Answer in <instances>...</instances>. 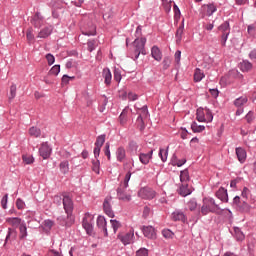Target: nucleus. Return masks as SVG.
Here are the masks:
<instances>
[{"mask_svg": "<svg viewBox=\"0 0 256 256\" xmlns=\"http://www.w3.org/2000/svg\"><path fill=\"white\" fill-rule=\"evenodd\" d=\"M168 155H169V147H167V149L160 148L159 157L161 158V161H163V163L167 161Z\"/></svg>", "mask_w": 256, "mask_h": 256, "instance_id": "nucleus-37", "label": "nucleus"}, {"mask_svg": "<svg viewBox=\"0 0 256 256\" xmlns=\"http://www.w3.org/2000/svg\"><path fill=\"white\" fill-rule=\"evenodd\" d=\"M148 255H149V250H147L146 248H140L136 252V256H148Z\"/></svg>", "mask_w": 256, "mask_h": 256, "instance_id": "nucleus-51", "label": "nucleus"}, {"mask_svg": "<svg viewBox=\"0 0 256 256\" xmlns=\"http://www.w3.org/2000/svg\"><path fill=\"white\" fill-rule=\"evenodd\" d=\"M180 181L181 183H189L190 181L189 170H183L180 172Z\"/></svg>", "mask_w": 256, "mask_h": 256, "instance_id": "nucleus-33", "label": "nucleus"}, {"mask_svg": "<svg viewBox=\"0 0 256 256\" xmlns=\"http://www.w3.org/2000/svg\"><path fill=\"white\" fill-rule=\"evenodd\" d=\"M205 78V73L199 68H196L194 72V81L196 83H199V81L203 80Z\"/></svg>", "mask_w": 256, "mask_h": 256, "instance_id": "nucleus-28", "label": "nucleus"}, {"mask_svg": "<svg viewBox=\"0 0 256 256\" xmlns=\"http://www.w3.org/2000/svg\"><path fill=\"white\" fill-rule=\"evenodd\" d=\"M117 195L121 201H130L131 200V192L127 191V188H125V186H120L118 188Z\"/></svg>", "mask_w": 256, "mask_h": 256, "instance_id": "nucleus-10", "label": "nucleus"}, {"mask_svg": "<svg viewBox=\"0 0 256 256\" xmlns=\"http://www.w3.org/2000/svg\"><path fill=\"white\" fill-rule=\"evenodd\" d=\"M32 25L36 28L39 29L41 25H43V16H41V13L37 12L32 19L30 20Z\"/></svg>", "mask_w": 256, "mask_h": 256, "instance_id": "nucleus-13", "label": "nucleus"}, {"mask_svg": "<svg viewBox=\"0 0 256 256\" xmlns=\"http://www.w3.org/2000/svg\"><path fill=\"white\" fill-rule=\"evenodd\" d=\"M179 195L182 197H187V195H191V188H189L188 183H182L179 188Z\"/></svg>", "mask_w": 256, "mask_h": 256, "instance_id": "nucleus-20", "label": "nucleus"}, {"mask_svg": "<svg viewBox=\"0 0 256 256\" xmlns=\"http://www.w3.org/2000/svg\"><path fill=\"white\" fill-rule=\"evenodd\" d=\"M185 29V25L181 24L176 31V43L179 45L183 39V31Z\"/></svg>", "mask_w": 256, "mask_h": 256, "instance_id": "nucleus-26", "label": "nucleus"}, {"mask_svg": "<svg viewBox=\"0 0 256 256\" xmlns=\"http://www.w3.org/2000/svg\"><path fill=\"white\" fill-rule=\"evenodd\" d=\"M173 221H185V214L183 212L175 211L172 213Z\"/></svg>", "mask_w": 256, "mask_h": 256, "instance_id": "nucleus-35", "label": "nucleus"}, {"mask_svg": "<svg viewBox=\"0 0 256 256\" xmlns=\"http://www.w3.org/2000/svg\"><path fill=\"white\" fill-rule=\"evenodd\" d=\"M218 30L222 33V35H229V33H231V28H229V22H224L218 27Z\"/></svg>", "mask_w": 256, "mask_h": 256, "instance_id": "nucleus-27", "label": "nucleus"}, {"mask_svg": "<svg viewBox=\"0 0 256 256\" xmlns=\"http://www.w3.org/2000/svg\"><path fill=\"white\" fill-rule=\"evenodd\" d=\"M104 143H105V135H100L96 139L95 146L96 147H103Z\"/></svg>", "mask_w": 256, "mask_h": 256, "instance_id": "nucleus-45", "label": "nucleus"}, {"mask_svg": "<svg viewBox=\"0 0 256 256\" xmlns=\"http://www.w3.org/2000/svg\"><path fill=\"white\" fill-rule=\"evenodd\" d=\"M216 197L220 199V201H224V203H227V201H229V196L227 195V190L225 188H220L216 192Z\"/></svg>", "mask_w": 256, "mask_h": 256, "instance_id": "nucleus-16", "label": "nucleus"}, {"mask_svg": "<svg viewBox=\"0 0 256 256\" xmlns=\"http://www.w3.org/2000/svg\"><path fill=\"white\" fill-rule=\"evenodd\" d=\"M61 72V66L60 65H54L50 71H49V75H59V73Z\"/></svg>", "mask_w": 256, "mask_h": 256, "instance_id": "nucleus-43", "label": "nucleus"}, {"mask_svg": "<svg viewBox=\"0 0 256 256\" xmlns=\"http://www.w3.org/2000/svg\"><path fill=\"white\" fill-rule=\"evenodd\" d=\"M40 157L43 159H49L51 157V147H49V144L47 142H44L41 144L39 148Z\"/></svg>", "mask_w": 256, "mask_h": 256, "instance_id": "nucleus-11", "label": "nucleus"}, {"mask_svg": "<svg viewBox=\"0 0 256 256\" xmlns=\"http://www.w3.org/2000/svg\"><path fill=\"white\" fill-rule=\"evenodd\" d=\"M117 161H123L126 157L125 148L119 147L116 151Z\"/></svg>", "mask_w": 256, "mask_h": 256, "instance_id": "nucleus-34", "label": "nucleus"}, {"mask_svg": "<svg viewBox=\"0 0 256 256\" xmlns=\"http://www.w3.org/2000/svg\"><path fill=\"white\" fill-rule=\"evenodd\" d=\"M22 159L26 165H31L35 161V158L31 155H23Z\"/></svg>", "mask_w": 256, "mask_h": 256, "instance_id": "nucleus-46", "label": "nucleus"}, {"mask_svg": "<svg viewBox=\"0 0 256 256\" xmlns=\"http://www.w3.org/2000/svg\"><path fill=\"white\" fill-rule=\"evenodd\" d=\"M155 191L149 187H144L141 188L138 191V197H140V199H146V200H151V199H155Z\"/></svg>", "mask_w": 256, "mask_h": 256, "instance_id": "nucleus-6", "label": "nucleus"}, {"mask_svg": "<svg viewBox=\"0 0 256 256\" xmlns=\"http://www.w3.org/2000/svg\"><path fill=\"white\" fill-rule=\"evenodd\" d=\"M129 181H131V172L126 173L124 182H123V187L127 189L129 187Z\"/></svg>", "mask_w": 256, "mask_h": 256, "instance_id": "nucleus-49", "label": "nucleus"}, {"mask_svg": "<svg viewBox=\"0 0 256 256\" xmlns=\"http://www.w3.org/2000/svg\"><path fill=\"white\" fill-rule=\"evenodd\" d=\"M114 79L117 81V83L121 82V72H119V70L115 69L114 70Z\"/></svg>", "mask_w": 256, "mask_h": 256, "instance_id": "nucleus-58", "label": "nucleus"}, {"mask_svg": "<svg viewBox=\"0 0 256 256\" xmlns=\"http://www.w3.org/2000/svg\"><path fill=\"white\" fill-rule=\"evenodd\" d=\"M103 78L105 85H111V79H113V75L111 74V70H109V68H105L103 70Z\"/></svg>", "mask_w": 256, "mask_h": 256, "instance_id": "nucleus-23", "label": "nucleus"}, {"mask_svg": "<svg viewBox=\"0 0 256 256\" xmlns=\"http://www.w3.org/2000/svg\"><path fill=\"white\" fill-rule=\"evenodd\" d=\"M110 223L114 233H117V231H119V229L122 227L121 222L117 220H110Z\"/></svg>", "mask_w": 256, "mask_h": 256, "instance_id": "nucleus-41", "label": "nucleus"}, {"mask_svg": "<svg viewBox=\"0 0 256 256\" xmlns=\"http://www.w3.org/2000/svg\"><path fill=\"white\" fill-rule=\"evenodd\" d=\"M9 195H5L2 200H1V205L3 209H7V199H8Z\"/></svg>", "mask_w": 256, "mask_h": 256, "instance_id": "nucleus-63", "label": "nucleus"}, {"mask_svg": "<svg viewBox=\"0 0 256 256\" xmlns=\"http://www.w3.org/2000/svg\"><path fill=\"white\" fill-rule=\"evenodd\" d=\"M26 37L29 43H32V41H35V35H33V28H29L27 30Z\"/></svg>", "mask_w": 256, "mask_h": 256, "instance_id": "nucleus-47", "label": "nucleus"}, {"mask_svg": "<svg viewBox=\"0 0 256 256\" xmlns=\"http://www.w3.org/2000/svg\"><path fill=\"white\" fill-rule=\"evenodd\" d=\"M128 99L129 101H137V99H139V96L133 92H129Z\"/></svg>", "mask_w": 256, "mask_h": 256, "instance_id": "nucleus-60", "label": "nucleus"}, {"mask_svg": "<svg viewBox=\"0 0 256 256\" xmlns=\"http://www.w3.org/2000/svg\"><path fill=\"white\" fill-rule=\"evenodd\" d=\"M120 125H127L129 121V109L125 108L119 116Z\"/></svg>", "mask_w": 256, "mask_h": 256, "instance_id": "nucleus-22", "label": "nucleus"}, {"mask_svg": "<svg viewBox=\"0 0 256 256\" xmlns=\"http://www.w3.org/2000/svg\"><path fill=\"white\" fill-rule=\"evenodd\" d=\"M247 101L248 98L246 96H241L234 101V105L235 107L241 108L243 105H245V103H247Z\"/></svg>", "mask_w": 256, "mask_h": 256, "instance_id": "nucleus-32", "label": "nucleus"}, {"mask_svg": "<svg viewBox=\"0 0 256 256\" xmlns=\"http://www.w3.org/2000/svg\"><path fill=\"white\" fill-rule=\"evenodd\" d=\"M104 155H106L108 161L111 160V150H109V143H106L105 145Z\"/></svg>", "mask_w": 256, "mask_h": 256, "instance_id": "nucleus-54", "label": "nucleus"}, {"mask_svg": "<svg viewBox=\"0 0 256 256\" xmlns=\"http://www.w3.org/2000/svg\"><path fill=\"white\" fill-rule=\"evenodd\" d=\"M234 236L238 241H243L245 239V234L241 231V228L235 227L234 228Z\"/></svg>", "mask_w": 256, "mask_h": 256, "instance_id": "nucleus-36", "label": "nucleus"}, {"mask_svg": "<svg viewBox=\"0 0 256 256\" xmlns=\"http://www.w3.org/2000/svg\"><path fill=\"white\" fill-rule=\"evenodd\" d=\"M95 47H97V41H95V40L88 41V50L90 52L95 51Z\"/></svg>", "mask_w": 256, "mask_h": 256, "instance_id": "nucleus-52", "label": "nucleus"}, {"mask_svg": "<svg viewBox=\"0 0 256 256\" xmlns=\"http://www.w3.org/2000/svg\"><path fill=\"white\" fill-rule=\"evenodd\" d=\"M51 33H53V26H46L42 30H40L37 37L39 39H47V37H49Z\"/></svg>", "mask_w": 256, "mask_h": 256, "instance_id": "nucleus-14", "label": "nucleus"}, {"mask_svg": "<svg viewBox=\"0 0 256 256\" xmlns=\"http://www.w3.org/2000/svg\"><path fill=\"white\" fill-rule=\"evenodd\" d=\"M19 239H27V224L24 222L23 224H21L19 227Z\"/></svg>", "mask_w": 256, "mask_h": 256, "instance_id": "nucleus-25", "label": "nucleus"}, {"mask_svg": "<svg viewBox=\"0 0 256 256\" xmlns=\"http://www.w3.org/2000/svg\"><path fill=\"white\" fill-rule=\"evenodd\" d=\"M255 119V116L253 115V112L250 111L246 114V121L247 123H251Z\"/></svg>", "mask_w": 256, "mask_h": 256, "instance_id": "nucleus-62", "label": "nucleus"}, {"mask_svg": "<svg viewBox=\"0 0 256 256\" xmlns=\"http://www.w3.org/2000/svg\"><path fill=\"white\" fill-rule=\"evenodd\" d=\"M6 223H8L10 227H14V229H17V227L23 225L25 221H22L19 217H10L6 218Z\"/></svg>", "mask_w": 256, "mask_h": 256, "instance_id": "nucleus-12", "label": "nucleus"}, {"mask_svg": "<svg viewBox=\"0 0 256 256\" xmlns=\"http://www.w3.org/2000/svg\"><path fill=\"white\" fill-rule=\"evenodd\" d=\"M151 55L155 61H161L163 59V54L157 46H153L151 49Z\"/></svg>", "mask_w": 256, "mask_h": 256, "instance_id": "nucleus-18", "label": "nucleus"}, {"mask_svg": "<svg viewBox=\"0 0 256 256\" xmlns=\"http://www.w3.org/2000/svg\"><path fill=\"white\" fill-rule=\"evenodd\" d=\"M113 199L111 197H106L103 203V209L104 213L108 215V217H115V213L113 212V209L111 208V203Z\"/></svg>", "mask_w": 256, "mask_h": 256, "instance_id": "nucleus-9", "label": "nucleus"}, {"mask_svg": "<svg viewBox=\"0 0 256 256\" xmlns=\"http://www.w3.org/2000/svg\"><path fill=\"white\" fill-rule=\"evenodd\" d=\"M219 206L215 204L213 198H204L203 205L201 208L202 215H207L208 213H217Z\"/></svg>", "mask_w": 256, "mask_h": 256, "instance_id": "nucleus-2", "label": "nucleus"}, {"mask_svg": "<svg viewBox=\"0 0 256 256\" xmlns=\"http://www.w3.org/2000/svg\"><path fill=\"white\" fill-rule=\"evenodd\" d=\"M16 95H17V86L12 85V86L10 87V96H9V99H15Z\"/></svg>", "mask_w": 256, "mask_h": 256, "instance_id": "nucleus-50", "label": "nucleus"}, {"mask_svg": "<svg viewBox=\"0 0 256 256\" xmlns=\"http://www.w3.org/2000/svg\"><path fill=\"white\" fill-rule=\"evenodd\" d=\"M46 59H47L48 65H53V63H55V56H53L52 54H47Z\"/></svg>", "mask_w": 256, "mask_h": 256, "instance_id": "nucleus-59", "label": "nucleus"}, {"mask_svg": "<svg viewBox=\"0 0 256 256\" xmlns=\"http://www.w3.org/2000/svg\"><path fill=\"white\" fill-rule=\"evenodd\" d=\"M153 157V150H151L149 153H141L139 155L140 163L143 165H148L149 161H151V158Z\"/></svg>", "mask_w": 256, "mask_h": 256, "instance_id": "nucleus-17", "label": "nucleus"}, {"mask_svg": "<svg viewBox=\"0 0 256 256\" xmlns=\"http://www.w3.org/2000/svg\"><path fill=\"white\" fill-rule=\"evenodd\" d=\"M147 43L146 38H136L133 42L134 45V51H135V59H139V56L146 55L147 52H145V44Z\"/></svg>", "mask_w": 256, "mask_h": 256, "instance_id": "nucleus-4", "label": "nucleus"}, {"mask_svg": "<svg viewBox=\"0 0 256 256\" xmlns=\"http://www.w3.org/2000/svg\"><path fill=\"white\" fill-rule=\"evenodd\" d=\"M202 9L205 15H207L208 17H211V15L215 13V11H217V7H215L213 4L204 5Z\"/></svg>", "mask_w": 256, "mask_h": 256, "instance_id": "nucleus-24", "label": "nucleus"}, {"mask_svg": "<svg viewBox=\"0 0 256 256\" xmlns=\"http://www.w3.org/2000/svg\"><path fill=\"white\" fill-rule=\"evenodd\" d=\"M188 207L190 211H195V209H197V202L191 200L190 202H188Z\"/></svg>", "mask_w": 256, "mask_h": 256, "instance_id": "nucleus-61", "label": "nucleus"}, {"mask_svg": "<svg viewBox=\"0 0 256 256\" xmlns=\"http://www.w3.org/2000/svg\"><path fill=\"white\" fill-rule=\"evenodd\" d=\"M186 160L185 159H177V156H173L171 159V165H173L174 167H183V165H185Z\"/></svg>", "mask_w": 256, "mask_h": 256, "instance_id": "nucleus-30", "label": "nucleus"}, {"mask_svg": "<svg viewBox=\"0 0 256 256\" xmlns=\"http://www.w3.org/2000/svg\"><path fill=\"white\" fill-rule=\"evenodd\" d=\"M17 239V229L8 228V234L6 236V243H11V241H15Z\"/></svg>", "mask_w": 256, "mask_h": 256, "instance_id": "nucleus-21", "label": "nucleus"}, {"mask_svg": "<svg viewBox=\"0 0 256 256\" xmlns=\"http://www.w3.org/2000/svg\"><path fill=\"white\" fill-rule=\"evenodd\" d=\"M162 235L165 239H173L174 233L169 229L162 230Z\"/></svg>", "mask_w": 256, "mask_h": 256, "instance_id": "nucleus-44", "label": "nucleus"}, {"mask_svg": "<svg viewBox=\"0 0 256 256\" xmlns=\"http://www.w3.org/2000/svg\"><path fill=\"white\" fill-rule=\"evenodd\" d=\"M55 225V223L51 220H45L42 224V228L46 233H49L51 231V229L53 228V226Z\"/></svg>", "mask_w": 256, "mask_h": 256, "instance_id": "nucleus-31", "label": "nucleus"}, {"mask_svg": "<svg viewBox=\"0 0 256 256\" xmlns=\"http://www.w3.org/2000/svg\"><path fill=\"white\" fill-rule=\"evenodd\" d=\"M237 159L240 163H245L247 159V152L243 148H236Z\"/></svg>", "mask_w": 256, "mask_h": 256, "instance_id": "nucleus-19", "label": "nucleus"}, {"mask_svg": "<svg viewBox=\"0 0 256 256\" xmlns=\"http://www.w3.org/2000/svg\"><path fill=\"white\" fill-rule=\"evenodd\" d=\"M60 171L64 175L69 173V161H64L60 163Z\"/></svg>", "mask_w": 256, "mask_h": 256, "instance_id": "nucleus-40", "label": "nucleus"}, {"mask_svg": "<svg viewBox=\"0 0 256 256\" xmlns=\"http://www.w3.org/2000/svg\"><path fill=\"white\" fill-rule=\"evenodd\" d=\"M29 135L30 137H41V129L33 126L29 129Z\"/></svg>", "mask_w": 256, "mask_h": 256, "instance_id": "nucleus-38", "label": "nucleus"}, {"mask_svg": "<svg viewBox=\"0 0 256 256\" xmlns=\"http://www.w3.org/2000/svg\"><path fill=\"white\" fill-rule=\"evenodd\" d=\"M191 129H192L193 133H202V131H205V126L197 125V123L194 122L191 125Z\"/></svg>", "mask_w": 256, "mask_h": 256, "instance_id": "nucleus-39", "label": "nucleus"}, {"mask_svg": "<svg viewBox=\"0 0 256 256\" xmlns=\"http://www.w3.org/2000/svg\"><path fill=\"white\" fill-rule=\"evenodd\" d=\"M97 225L100 229H102L104 231L105 236L107 237V235H109V233L107 232V220H105V217L99 216L97 218Z\"/></svg>", "mask_w": 256, "mask_h": 256, "instance_id": "nucleus-15", "label": "nucleus"}, {"mask_svg": "<svg viewBox=\"0 0 256 256\" xmlns=\"http://www.w3.org/2000/svg\"><path fill=\"white\" fill-rule=\"evenodd\" d=\"M82 227L85 229L88 235H91V233H93V215L89 213L85 214L82 221Z\"/></svg>", "mask_w": 256, "mask_h": 256, "instance_id": "nucleus-5", "label": "nucleus"}, {"mask_svg": "<svg viewBox=\"0 0 256 256\" xmlns=\"http://www.w3.org/2000/svg\"><path fill=\"white\" fill-rule=\"evenodd\" d=\"M16 207L17 209H25V202L21 198H18L16 200Z\"/></svg>", "mask_w": 256, "mask_h": 256, "instance_id": "nucleus-57", "label": "nucleus"}, {"mask_svg": "<svg viewBox=\"0 0 256 256\" xmlns=\"http://www.w3.org/2000/svg\"><path fill=\"white\" fill-rule=\"evenodd\" d=\"M162 3L166 13H169L171 11V1L166 0V1H162Z\"/></svg>", "mask_w": 256, "mask_h": 256, "instance_id": "nucleus-53", "label": "nucleus"}, {"mask_svg": "<svg viewBox=\"0 0 256 256\" xmlns=\"http://www.w3.org/2000/svg\"><path fill=\"white\" fill-rule=\"evenodd\" d=\"M248 33L251 37H255L256 35V23L248 26Z\"/></svg>", "mask_w": 256, "mask_h": 256, "instance_id": "nucleus-48", "label": "nucleus"}, {"mask_svg": "<svg viewBox=\"0 0 256 256\" xmlns=\"http://www.w3.org/2000/svg\"><path fill=\"white\" fill-rule=\"evenodd\" d=\"M63 206L66 211L67 217H59L58 220L63 227H71L73 225V200L68 194H63Z\"/></svg>", "mask_w": 256, "mask_h": 256, "instance_id": "nucleus-1", "label": "nucleus"}, {"mask_svg": "<svg viewBox=\"0 0 256 256\" xmlns=\"http://www.w3.org/2000/svg\"><path fill=\"white\" fill-rule=\"evenodd\" d=\"M174 57H175L176 63H181V51H180V50H177V51L175 52Z\"/></svg>", "mask_w": 256, "mask_h": 256, "instance_id": "nucleus-64", "label": "nucleus"}, {"mask_svg": "<svg viewBox=\"0 0 256 256\" xmlns=\"http://www.w3.org/2000/svg\"><path fill=\"white\" fill-rule=\"evenodd\" d=\"M196 119L199 123H211L213 121V114L209 109L198 108L196 111Z\"/></svg>", "mask_w": 256, "mask_h": 256, "instance_id": "nucleus-3", "label": "nucleus"}, {"mask_svg": "<svg viewBox=\"0 0 256 256\" xmlns=\"http://www.w3.org/2000/svg\"><path fill=\"white\" fill-rule=\"evenodd\" d=\"M142 233L147 239H157V231L153 226H143Z\"/></svg>", "mask_w": 256, "mask_h": 256, "instance_id": "nucleus-8", "label": "nucleus"}, {"mask_svg": "<svg viewBox=\"0 0 256 256\" xmlns=\"http://www.w3.org/2000/svg\"><path fill=\"white\" fill-rule=\"evenodd\" d=\"M227 39H229V34L221 35L220 43H221L222 47H225V45H227Z\"/></svg>", "mask_w": 256, "mask_h": 256, "instance_id": "nucleus-55", "label": "nucleus"}, {"mask_svg": "<svg viewBox=\"0 0 256 256\" xmlns=\"http://www.w3.org/2000/svg\"><path fill=\"white\" fill-rule=\"evenodd\" d=\"M241 71H251L253 69V64L249 60H244L240 63Z\"/></svg>", "mask_w": 256, "mask_h": 256, "instance_id": "nucleus-29", "label": "nucleus"}, {"mask_svg": "<svg viewBox=\"0 0 256 256\" xmlns=\"http://www.w3.org/2000/svg\"><path fill=\"white\" fill-rule=\"evenodd\" d=\"M100 166L101 163L99 162V160L92 161V171H94V173H96L97 175H99Z\"/></svg>", "mask_w": 256, "mask_h": 256, "instance_id": "nucleus-42", "label": "nucleus"}, {"mask_svg": "<svg viewBox=\"0 0 256 256\" xmlns=\"http://www.w3.org/2000/svg\"><path fill=\"white\" fill-rule=\"evenodd\" d=\"M162 65L164 69H169L171 67V58H164Z\"/></svg>", "mask_w": 256, "mask_h": 256, "instance_id": "nucleus-56", "label": "nucleus"}, {"mask_svg": "<svg viewBox=\"0 0 256 256\" xmlns=\"http://www.w3.org/2000/svg\"><path fill=\"white\" fill-rule=\"evenodd\" d=\"M133 237H135V231L130 230L126 234H118V239H120L121 243L123 245H131L133 243Z\"/></svg>", "mask_w": 256, "mask_h": 256, "instance_id": "nucleus-7", "label": "nucleus"}]
</instances>
